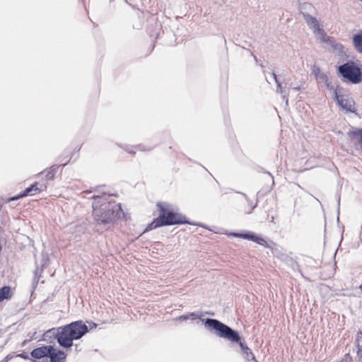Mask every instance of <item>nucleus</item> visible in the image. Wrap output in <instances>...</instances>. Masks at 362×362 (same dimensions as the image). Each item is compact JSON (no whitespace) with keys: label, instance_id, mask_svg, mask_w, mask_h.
<instances>
[{"label":"nucleus","instance_id":"nucleus-35","mask_svg":"<svg viewBox=\"0 0 362 362\" xmlns=\"http://www.w3.org/2000/svg\"><path fill=\"white\" fill-rule=\"evenodd\" d=\"M266 173L269 174V175L272 178V183L274 184V177L271 175V173H269V172L267 171H265Z\"/></svg>","mask_w":362,"mask_h":362},{"label":"nucleus","instance_id":"nucleus-10","mask_svg":"<svg viewBox=\"0 0 362 362\" xmlns=\"http://www.w3.org/2000/svg\"><path fill=\"white\" fill-rule=\"evenodd\" d=\"M315 33L319 35L320 41L329 44L334 49H341L343 47L342 45L337 43L332 37L328 36L322 28Z\"/></svg>","mask_w":362,"mask_h":362},{"label":"nucleus","instance_id":"nucleus-39","mask_svg":"<svg viewBox=\"0 0 362 362\" xmlns=\"http://www.w3.org/2000/svg\"><path fill=\"white\" fill-rule=\"evenodd\" d=\"M254 59H255V62H257V59L255 56H254Z\"/></svg>","mask_w":362,"mask_h":362},{"label":"nucleus","instance_id":"nucleus-36","mask_svg":"<svg viewBox=\"0 0 362 362\" xmlns=\"http://www.w3.org/2000/svg\"><path fill=\"white\" fill-rule=\"evenodd\" d=\"M64 160V158H62V156H59L57 158L58 161H62Z\"/></svg>","mask_w":362,"mask_h":362},{"label":"nucleus","instance_id":"nucleus-23","mask_svg":"<svg viewBox=\"0 0 362 362\" xmlns=\"http://www.w3.org/2000/svg\"><path fill=\"white\" fill-rule=\"evenodd\" d=\"M23 197H25L23 194H22V192H21L19 194H18L17 195H15V196H13V197H11L8 199H6V200L5 201L6 203H9L11 202V201H14V200H17V199H21Z\"/></svg>","mask_w":362,"mask_h":362},{"label":"nucleus","instance_id":"nucleus-2","mask_svg":"<svg viewBox=\"0 0 362 362\" xmlns=\"http://www.w3.org/2000/svg\"><path fill=\"white\" fill-rule=\"evenodd\" d=\"M106 192H103L101 194H93L91 199H94L92 207L93 209V216L98 225H105L115 222V220L123 217L127 220V216L124 213L121 204L107 202L103 196Z\"/></svg>","mask_w":362,"mask_h":362},{"label":"nucleus","instance_id":"nucleus-3","mask_svg":"<svg viewBox=\"0 0 362 362\" xmlns=\"http://www.w3.org/2000/svg\"><path fill=\"white\" fill-rule=\"evenodd\" d=\"M89 332L88 326L82 320L71 322L64 326L49 329L59 345L64 349H70L74 340H78Z\"/></svg>","mask_w":362,"mask_h":362},{"label":"nucleus","instance_id":"nucleus-14","mask_svg":"<svg viewBox=\"0 0 362 362\" xmlns=\"http://www.w3.org/2000/svg\"><path fill=\"white\" fill-rule=\"evenodd\" d=\"M13 296V288L10 286H3L0 288V303L9 300Z\"/></svg>","mask_w":362,"mask_h":362},{"label":"nucleus","instance_id":"nucleus-28","mask_svg":"<svg viewBox=\"0 0 362 362\" xmlns=\"http://www.w3.org/2000/svg\"><path fill=\"white\" fill-rule=\"evenodd\" d=\"M87 322L89 324V327H88L89 331H90V329H94V328H96V327H97V326H98V325H97L96 323H95V322H92V321H91V322Z\"/></svg>","mask_w":362,"mask_h":362},{"label":"nucleus","instance_id":"nucleus-8","mask_svg":"<svg viewBox=\"0 0 362 362\" xmlns=\"http://www.w3.org/2000/svg\"><path fill=\"white\" fill-rule=\"evenodd\" d=\"M51 351H54V346L52 345H43L33 349L30 352V356L34 360H39L43 358H48Z\"/></svg>","mask_w":362,"mask_h":362},{"label":"nucleus","instance_id":"nucleus-40","mask_svg":"<svg viewBox=\"0 0 362 362\" xmlns=\"http://www.w3.org/2000/svg\"><path fill=\"white\" fill-rule=\"evenodd\" d=\"M81 145L78 148L77 151H79L81 150Z\"/></svg>","mask_w":362,"mask_h":362},{"label":"nucleus","instance_id":"nucleus-7","mask_svg":"<svg viewBox=\"0 0 362 362\" xmlns=\"http://www.w3.org/2000/svg\"><path fill=\"white\" fill-rule=\"evenodd\" d=\"M343 90L342 88L337 86L334 90L333 98L337 102V104L343 110L346 112L356 113V110L354 107L355 102L351 99L344 98V96L341 95V92Z\"/></svg>","mask_w":362,"mask_h":362},{"label":"nucleus","instance_id":"nucleus-5","mask_svg":"<svg viewBox=\"0 0 362 362\" xmlns=\"http://www.w3.org/2000/svg\"><path fill=\"white\" fill-rule=\"evenodd\" d=\"M228 237L239 238L244 240L254 242L261 246L271 250L274 256L282 259L285 256V252L282 247L278 245L272 240L269 242L262 235L257 234L253 231L243 230L240 232H228L226 233Z\"/></svg>","mask_w":362,"mask_h":362},{"label":"nucleus","instance_id":"nucleus-27","mask_svg":"<svg viewBox=\"0 0 362 362\" xmlns=\"http://www.w3.org/2000/svg\"><path fill=\"white\" fill-rule=\"evenodd\" d=\"M34 274H35V276H34L33 280V285L34 286H36V285L38 284V281H39V279H38V278L37 276V270H35Z\"/></svg>","mask_w":362,"mask_h":362},{"label":"nucleus","instance_id":"nucleus-42","mask_svg":"<svg viewBox=\"0 0 362 362\" xmlns=\"http://www.w3.org/2000/svg\"><path fill=\"white\" fill-rule=\"evenodd\" d=\"M1 362H7V360L4 359Z\"/></svg>","mask_w":362,"mask_h":362},{"label":"nucleus","instance_id":"nucleus-32","mask_svg":"<svg viewBox=\"0 0 362 362\" xmlns=\"http://www.w3.org/2000/svg\"><path fill=\"white\" fill-rule=\"evenodd\" d=\"M98 189H99V187H98H98H94L92 190L87 191V192H86V193H87V194H89V193H90V192H98Z\"/></svg>","mask_w":362,"mask_h":362},{"label":"nucleus","instance_id":"nucleus-45","mask_svg":"<svg viewBox=\"0 0 362 362\" xmlns=\"http://www.w3.org/2000/svg\"><path fill=\"white\" fill-rule=\"evenodd\" d=\"M361 1H362V0H360Z\"/></svg>","mask_w":362,"mask_h":362},{"label":"nucleus","instance_id":"nucleus-19","mask_svg":"<svg viewBox=\"0 0 362 362\" xmlns=\"http://www.w3.org/2000/svg\"><path fill=\"white\" fill-rule=\"evenodd\" d=\"M123 148L129 153L134 154L136 153V150L138 151H151L153 149V147H146L144 144H139L135 146L129 147L128 146H125Z\"/></svg>","mask_w":362,"mask_h":362},{"label":"nucleus","instance_id":"nucleus-17","mask_svg":"<svg viewBox=\"0 0 362 362\" xmlns=\"http://www.w3.org/2000/svg\"><path fill=\"white\" fill-rule=\"evenodd\" d=\"M303 19L305 21L307 25L310 28L313 29L314 33H315L317 30H319L321 28L316 17L313 16L312 15H306Z\"/></svg>","mask_w":362,"mask_h":362},{"label":"nucleus","instance_id":"nucleus-12","mask_svg":"<svg viewBox=\"0 0 362 362\" xmlns=\"http://www.w3.org/2000/svg\"><path fill=\"white\" fill-rule=\"evenodd\" d=\"M48 358L50 362H65L66 354L63 350L54 347V351H50Z\"/></svg>","mask_w":362,"mask_h":362},{"label":"nucleus","instance_id":"nucleus-34","mask_svg":"<svg viewBox=\"0 0 362 362\" xmlns=\"http://www.w3.org/2000/svg\"><path fill=\"white\" fill-rule=\"evenodd\" d=\"M337 204H338V213H339V204H340V196L339 195L338 197Z\"/></svg>","mask_w":362,"mask_h":362},{"label":"nucleus","instance_id":"nucleus-29","mask_svg":"<svg viewBox=\"0 0 362 362\" xmlns=\"http://www.w3.org/2000/svg\"><path fill=\"white\" fill-rule=\"evenodd\" d=\"M292 89L294 91H301L302 90L305 89V88L302 86V84L293 87Z\"/></svg>","mask_w":362,"mask_h":362},{"label":"nucleus","instance_id":"nucleus-18","mask_svg":"<svg viewBox=\"0 0 362 362\" xmlns=\"http://www.w3.org/2000/svg\"><path fill=\"white\" fill-rule=\"evenodd\" d=\"M347 134L351 138V140H356L362 149V128H356L350 130Z\"/></svg>","mask_w":362,"mask_h":362},{"label":"nucleus","instance_id":"nucleus-24","mask_svg":"<svg viewBox=\"0 0 362 362\" xmlns=\"http://www.w3.org/2000/svg\"><path fill=\"white\" fill-rule=\"evenodd\" d=\"M317 79H320L322 82H323L325 84L327 83L329 81L328 76L326 74L322 73Z\"/></svg>","mask_w":362,"mask_h":362},{"label":"nucleus","instance_id":"nucleus-11","mask_svg":"<svg viewBox=\"0 0 362 362\" xmlns=\"http://www.w3.org/2000/svg\"><path fill=\"white\" fill-rule=\"evenodd\" d=\"M70 160L71 158L64 163H62V165H52L49 168L42 171L40 174H43L45 172H46V174L45 175V180H53L59 167L66 166L69 163Z\"/></svg>","mask_w":362,"mask_h":362},{"label":"nucleus","instance_id":"nucleus-9","mask_svg":"<svg viewBox=\"0 0 362 362\" xmlns=\"http://www.w3.org/2000/svg\"><path fill=\"white\" fill-rule=\"evenodd\" d=\"M47 188V183L35 182L22 191V194H23L24 197L33 196L41 192L46 191Z\"/></svg>","mask_w":362,"mask_h":362},{"label":"nucleus","instance_id":"nucleus-13","mask_svg":"<svg viewBox=\"0 0 362 362\" xmlns=\"http://www.w3.org/2000/svg\"><path fill=\"white\" fill-rule=\"evenodd\" d=\"M298 8L303 18H305L306 15H311L316 13L315 8L309 2L300 3Z\"/></svg>","mask_w":362,"mask_h":362},{"label":"nucleus","instance_id":"nucleus-16","mask_svg":"<svg viewBox=\"0 0 362 362\" xmlns=\"http://www.w3.org/2000/svg\"><path fill=\"white\" fill-rule=\"evenodd\" d=\"M352 43L355 50L362 54V30H359L356 33L353 35Z\"/></svg>","mask_w":362,"mask_h":362},{"label":"nucleus","instance_id":"nucleus-25","mask_svg":"<svg viewBox=\"0 0 362 362\" xmlns=\"http://www.w3.org/2000/svg\"><path fill=\"white\" fill-rule=\"evenodd\" d=\"M16 357H19V358H23L24 360H30V359L29 355L26 352H24V351H23V352H21L20 354H18L16 355Z\"/></svg>","mask_w":362,"mask_h":362},{"label":"nucleus","instance_id":"nucleus-44","mask_svg":"<svg viewBox=\"0 0 362 362\" xmlns=\"http://www.w3.org/2000/svg\"><path fill=\"white\" fill-rule=\"evenodd\" d=\"M33 362H40V361H36V360H33Z\"/></svg>","mask_w":362,"mask_h":362},{"label":"nucleus","instance_id":"nucleus-31","mask_svg":"<svg viewBox=\"0 0 362 362\" xmlns=\"http://www.w3.org/2000/svg\"><path fill=\"white\" fill-rule=\"evenodd\" d=\"M192 223L191 225H193V226H201V227H203L204 228L209 229L208 227L206 225L203 224V223Z\"/></svg>","mask_w":362,"mask_h":362},{"label":"nucleus","instance_id":"nucleus-6","mask_svg":"<svg viewBox=\"0 0 362 362\" xmlns=\"http://www.w3.org/2000/svg\"><path fill=\"white\" fill-rule=\"evenodd\" d=\"M337 74L343 82L358 84L362 82V65L353 60H348L337 67Z\"/></svg>","mask_w":362,"mask_h":362},{"label":"nucleus","instance_id":"nucleus-26","mask_svg":"<svg viewBox=\"0 0 362 362\" xmlns=\"http://www.w3.org/2000/svg\"><path fill=\"white\" fill-rule=\"evenodd\" d=\"M283 100H285V103L286 105H288V92H287L285 89L284 90L283 93H281Z\"/></svg>","mask_w":362,"mask_h":362},{"label":"nucleus","instance_id":"nucleus-15","mask_svg":"<svg viewBox=\"0 0 362 362\" xmlns=\"http://www.w3.org/2000/svg\"><path fill=\"white\" fill-rule=\"evenodd\" d=\"M202 316H203L202 312H192V313H189L187 314H185V315L179 316L177 318V320L179 321H185V320H187L189 319H191L193 320L199 319L201 320L202 324L204 325V320H206L207 318H202Z\"/></svg>","mask_w":362,"mask_h":362},{"label":"nucleus","instance_id":"nucleus-41","mask_svg":"<svg viewBox=\"0 0 362 362\" xmlns=\"http://www.w3.org/2000/svg\"><path fill=\"white\" fill-rule=\"evenodd\" d=\"M8 358H8V356H7L4 359L8 361Z\"/></svg>","mask_w":362,"mask_h":362},{"label":"nucleus","instance_id":"nucleus-33","mask_svg":"<svg viewBox=\"0 0 362 362\" xmlns=\"http://www.w3.org/2000/svg\"><path fill=\"white\" fill-rule=\"evenodd\" d=\"M285 88H291L292 87V83L286 82L285 83Z\"/></svg>","mask_w":362,"mask_h":362},{"label":"nucleus","instance_id":"nucleus-21","mask_svg":"<svg viewBox=\"0 0 362 362\" xmlns=\"http://www.w3.org/2000/svg\"><path fill=\"white\" fill-rule=\"evenodd\" d=\"M272 75L276 85V92L279 93L280 94L283 93L284 89L283 88L281 83L279 81V79L278 78V76L276 74L274 71H272Z\"/></svg>","mask_w":362,"mask_h":362},{"label":"nucleus","instance_id":"nucleus-30","mask_svg":"<svg viewBox=\"0 0 362 362\" xmlns=\"http://www.w3.org/2000/svg\"><path fill=\"white\" fill-rule=\"evenodd\" d=\"M325 86H326L327 89H328L329 90H333V91H334L335 89V88H334V86L331 84V83L329 81H328L327 83H325Z\"/></svg>","mask_w":362,"mask_h":362},{"label":"nucleus","instance_id":"nucleus-1","mask_svg":"<svg viewBox=\"0 0 362 362\" xmlns=\"http://www.w3.org/2000/svg\"><path fill=\"white\" fill-rule=\"evenodd\" d=\"M204 328L208 332L232 343L238 344L240 346L242 355L246 361L259 362L238 331L215 318L207 317L206 320H204Z\"/></svg>","mask_w":362,"mask_h":362},{"label":"nucleus","instance_id":"nucleus-43","mask_svg":"<svg viewBox=\"0 0 362 362\" xmlns=\"http://www.w3.org/2000/svg\"><path fill=\"white\" fill-rule=\"evenodd\" d=\"M257 206V204H255V206L252 207V209Z\"/></svg>","mask_w":362,"mask_h":362},{"label":"nucleus","instance_id":"nucleus-38","mask_svg":"<svg viewBox=\"0 0 362 362\" xmlns=\"http://www.w3.org/2000/svg\"><path fill=\"white\" fill-rule=\"evenodd\" d=\"M205 313H206V314L211 315H214V313H211V312H206Z\"/></svg>","mask_w":362,"mask_h":362},{"label":"nucleus","instance_id":"nucleus-22","mask_svg":"<svg viewBox=\"0 0 362 362\" xmlns=\"http://www.w3.org/2000/svg\"><path fill=\"white\" fill-rule=\"evenodd\" d=\"M312 74L315 76V78L317 79L319 76L322 74L320 66L314 65L312 68Z\"/></svg>","mask_w":362,"mask_h":362},{"label":"nucleus","instance_id":"nucleus-4","mask_svg":"<svg viewBox=\"0 0 362 362\" xmlns=\"http://www.w3.org/2000/svg\"><path fill=\"white\" fill-rule=\"evenodd\" d=\"M156 206L159 212L158 216L147 225L143 233L163 226L192 224L185 216L173 209L168 203L158 202Z\"/></svg>","mask_w":362,"mask_h":362},{"label":"nucleus","instance_id":"nucleus-20","mask_svg":"<svg viewBox=\"0 0 362 362\" xmlns=\"http://www.w3.org/2000/svg\"><path fill=\"white\" fill-rule=\"evenodd\" d=\"M355 343L358 348L357 355L358 356L362 352V330L358 332Z\"/></svg>","mask_w":362,"mask_h":362},{"label":"nucleus","instance_id":"nucleus-37","mask_svg":"<svg viewBox=\"0 0 362 362\" xmlns=\"http://www.w3.org/2000/svg\"><path fill=\"white\" fill-rule=\"evenodd\" d=\"M345 356L349 358V359L351 360V358L349 354H346Z\"/></svg>","mask_w":362,"mask_h":362}]
</instances>
